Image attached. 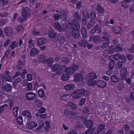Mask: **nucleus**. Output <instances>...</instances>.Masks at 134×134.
I'll list each match as a JSON object with an SVG mask.
<instances>
[{"mask_svg":"<svg viewBox=\"0 0 134 134\" xmlns=\"http://www.w3.org/2000/svg\"><path fill=\"white\" fill-rule=\"evenodd\" d=\"M100 37L99 35H96L95 36H90L89 41H93L94 43H98L100 42Z\"/></svg>","mask_w":134,"mask_h":134,"instance_id":"20e7f679","label":"nucleus"},{"mask_svg":"<svg viewBox=\"0 0 134 134\" xmlns=\"http://www.w3.org/2000/svg\"><path fill=\"white\" fill-rule=\"evenodd\" d=\"M88 43L87 40L85 39H81L78 42V43L80 46L86 47V44Z\"/></svg>","mask_w":134,"mask_h":134,"instance_id":"ddd939ff","label":"nucleus"},{"mask_svg":"<svg viewBox=\"0 0 134 134\" xmlns=\"http://www.w3.org/2000/svg\"><path fill=\"white\" fill-rule=\"evenodd\" d=\"M68 31H74L76 29V28H75V26H74L73 24L71 23H69L68 24Z\"/></svg>","mask_w":134,"mask_h":134,"instance_id":"412c9836","label":"nucleus"},{"mask_svg":"<svg viewBox=\"0 0 134 134\" xmlns=\"http://www.w3.org/2000/svg\"><path fill=\"white\" fill-rule=\"evenodd\" d=\"M30 12V10L28 7L23 9L21 14L24 20H26L27 18L29 17Z\"/></svg>","mask_w":134,"mask_h":134,"instance_id":"7ed1b4c3","label":"nucleus"},{"mask_svg":"<svg viewBox=\"0 0 134 134\" xmlns=\"http://www.w3.org/2000/svg\"><path fill=\"white\" fill-rule=\"evenodd\" d=\"M94 130V129L93 128H90L86 131V134H92Z\"/></svg>","mask_w":134,"mask_h":134,"instance_id":"bf43d9fd","label":"nucleus"},{"mask_svg":"<svg viewBox=\"0 0 134 134\" xmlns=\"http://www.w3.org/2000/svg\"><path fill=\"white\" fill-rule=\"evenodd\" d=\"M25 55H22L21 58L18 60L17 63L18 66H22L24 65L25 61Z\"/></svg>","mask_w":134,"mask_h":134,"instance_id":"9d476101","label":"nucleus"},{"mask_svg":"<svg viewBox=\"0 0 134 134\" xmlns=\"http://www.w3.org/2000/svg\"><path fill=\"white\" fill-rule=\"evenodd\" d=\"M62 15L59 14H55L54 16V17L55 18V20L57 21L60 19L62 18Z\"/></svg>","mask_w":134,"mask_h":134,"instance_id":"6e6d98bb","label":"nucleus"},{"mask_svg":"<svg viewBox=\"0 0 134 134\" xmlns=\"http://www.w3.org/2000/svg\"><path fill=\"white\" fill-rule=\"evenodd\" d=\"M95 21L90 20L86 26V27L88 29H91L94 25Z\"/></svg>","mask_w":134,"mask_h":134,"instance_id":"2f4dec72","label":"nucleus"},{"mask_svg":"<svg viewBox=\"0 0 134 134\" xmlns=\"http://www.w3.org/2000/svg\"><path fill=\"white\" fill-rule=\"evenodd\" d=\"M16 120L17 122H18L20 124H21L23 123V118L21 116H20L18 117Z\"/></svg>","mask_w":134,"mask_h":134,"instance_id":"e2e57ef3","label":"nucleus"},{"mask_svg":"<svg viewBox=\"0 0 134 134\" xmlns=\"http://www.w3.org/2000/svg\"><path fill=\"white\" fill-rule=\"evenodd\" d=\"M38 58L39 60L41 62H44L46 60V56L43 54L40 55Z\"/></svg>","mask_w":134,"mask_h":134,"instance_id":"c756f323","label":"nucleus"},{"mask_svg":"<svg viewBox=\"0 0 134 134\" xmlns=\"http://www.w3.org/2000/svg\"><path fill=\"white\" fill-rule=\"evenodd\" d=\"M90 94L89 92L84 89L77 90L71 93L72 96L74 99L80 98L82 96H89Z\"/></svg>","mask_w":134,"mask_h":134,"instance_id":"f257e3e1","label":"nucleus"},{"mask_svg":"<svg viewBox=\"0 0 134 134\" xmlns=\"http://www.w3.org/2000/svg\"><path fill=\"white\" fill-rule=\"evenodd\" d=\"M21 81L20 78L16 79L13 83V85L14 87L16 88L17 84L19 82H20Z\"/></svg>","mask_w":134,"mask_h":134,"instance_id":"49530a36","label":"nucleus"},{"mask_svg":"<svg viewBox=\"0 0 134 134\" xmlns=\"http://www.w3.org/2000/svg\"><path fill=\"white\" fill-rule=\"evenodd\" d=\"M125 84L123 81L119 82L117 86V89L119 91L122 90L125 87Z\"/></svg>","mask_w":134,"mask_h":134,"instance_id":"4468645a","label":"nucleus"},{"mask_svg":"<svg viewBox=\"0 0 134 134\" xmlns=\"http://www.w3.org/2000/svg\"><path fill=\"white\" fill-rule=\"evenodd\" d=\"M110 42H103L101 45L100 47L102 48H107L109 46Z\"/></svg>","mask_w":134,"mask_h":134,"instance_id":"a18cd8bd","label":"nucleus"},{"mask_svg":"<svg viewBox=\"0 0 134 134\" xmlns=\"http://www.w3.org/2000/svg\"><path fill=\"white\" fill-rule=\"evenodd\" d=\"M3 32L7 36H9L13 33V30L11 27H7L4 28Z\"/></svg>","mask_w":134,"mask_h":134,"instance_id":"39448f33","label":"nucleus"},{"mask_svg":"<svg viewBox=\"0 0 134 134\" xmlns=\"http://www.w3.org/2000/svg\"><path fill=\"white\" fill-rule=\"evenodd\" d=\"M115 49L114 46H110L109 49V53L110 54H112L114 52V49Z\"/></svg>","mask_w":134,"mask_h":134,"instance_id":"5fc2aeb1","label":"nucleus"},{"mask_svg":"<svg viewBox=\"0 0 134 134\" xmlns=\"http://www.w3.org/2000/svg\"><path fill=\"white\" fill-rule=\"evenodd\" d=\"M69 76L68 74H64L62 75L61 78L62 80L66 81L68 80L69 78Z\"/></svg>","mask_w":134,"mask_h":134,"instance_id":"58836bf2","label":"nucleus"},{"mask_svg":"<svg viewBox=\"0 0 134 134\" xmlns=\"http://www.w3.org/2000/svg\"><path fill=\"white\" fill-rule=\"evenodd\" d=\"M53 25L55 28L59 31L61 32L62 31V27L60 23L58 22H56L53 23Z\"/></svg>","mask_w":134,"mask_h":134,"instance_id":"9b49d317","label":"nucleus"},{"mask_svg":"<svg viewBox=\"0 0 134 134\" xmlns=\"http://www.w3.org/2000/svg\"><path fill=\"white\" fill-rule=\"evenodd\" d=\"M97 10L99 13H102L104 11L103 8L100 5H98L97 7Z\"/></svg>","mask_w":134,"mask_h":134,"instance_id":"ea45409f","label":"nucleus"},{"mask_svg":"<svg viewBox=\"0 0 134 134\" xmlns=\"http://www.w3.org/2000/svg\"><path fill=\"white\" fill-rule=\"evenodd\" d=\"M127 74V69L125 67L121 68L120 70V74Z\"/></svg>","mask_w":134,"mask_h":134,"instance_id":"c9c22d12","label":"nucleus"},{"mask_svg":"<svg viewBox=\"0 0 134 134\" xmlns=\"http://www.w3.org/2000/svg\"><path fill=\"white\" fill-rule=\"evenodd\" d=\"M111 81L112 82L117 83L120 81V79L118 76L113 75L111 76L110 77Z\"/></svg>","mask_w":134,"mask_h":134,"instance_id":"2eb2a0df","label":"nucleus"},{"mask_svg":"<svg viewBox=\"0 0 134 134\" xmlns=\"http://www.w3.org/2000/svg\"><path fill=\"white\" fill-rule=\"evenodd\" d=\"M98 25H97L95 26L92 29L91 31V34H94L98 29Z\"/></svg>","mask_w":134,"mask_h":134,"instance_id":"4d7b16f0","label":"nucleus"},{"mask_svg":"<svg viewBox=\"0 0 134 134\" xmlns=\"http://www.w3.org/2000/svg\"><path fill=\"white\" fill-rule=\"evenodd\" d=\"M32 34L33 35L36 36L39 35L40 33L39 32L37 31L36 29H34L32 31Z\"/></svg>","mask_w":134,"mask_h":134,"instance_id":"774afa93","label":"nucleus"},{"mask_svg":"<svg viewBox=\"0 0 134 134\" xmlns=\"http://www.w3.org/2000/svg\"><path fill=\"white\" fill-rule=\"evenodd\" d=\"M93 121L91 120H89L87 121L86 125L87 128H91L93 126Z\"/></svg>","mask_w":134,"mask_h":134,"instance_id":"4c0bfd02","label":"nucleus"},{"mask_svg":"<svg viewBox=\"0 0 134 134\" xmlns=\"http://www.w3.org/2000/svg\"><path fill=\"white\" fill-rule=\"evenodd\" d=\"M75 87L74 84H69L66 85L64 87V88L66 90L71 91L73 90Z\"/></svg>","mask_w":134,"mask_h":134,"instance_id":"6ab92c4d","label":"nucleus"},{"mask_svg":"<svg viewBox=\"0 0 134 134\" xmlns=\"http://www.w3.org/2000/svg\"><path fill=\"white\" fill-rule=\"evenodd\" d=\"M68 96V95L67 94H64L61 96L60 99L62 100H67V97Z\"/></svg>","mask_w":134,"mask_h":134,"instance_id":"3c124183","label":"nucleus"},{"mask_svg":"<svg viewBox=\"0 0 134 134\" xmlns=\"http://www.w3.org/2000/svg\"><path fill=\"white\" fill-rule=\"evenodd\" d=\"M18 45V42L13 41L10 45V47L11 48V50L13 49L15 47H17Z\"/></svg>","mask_w":134,"mask_h":134,"instance_id":"a878e982","label":"nucleus"},{"mask_svg":"<svg viewBox=\"0 0 134 134\" xmlns=\"http://www.w3.org/2000/svg\"><path fill=\"white\" fill-rule=\"evenodd\" d=\"M123 63L121 61H118L115 64V67L116 69H120L123 66Z\"/></svg>","mask_w":134,"mask_h":134,"instance_id":"f704fd0d","label":"nucleus"},{"mask_svg":"<svg viewBox=\"0 0 134 134\" xmlns=\"http://www.w3.org/2000/svg\"><path fill=\"white\" fill-rule=\"evenodd\" d=\"M64 114L68 116L75 114V113L73 111H70L69 109L67 110L65 109L64 111Z\"/></svg>","mask_w":134,"mask_h":134,"instance_id":"72a5a7b5","label":"nucleus"},{"mask_svg":"<svg viewBox=\"0 0 134 134\" xmlns=\"http://www.w3.org/2000/svg\"><path fill=\"white\" fill-rule=\"evenodd\" d=\"M37 125L34 122L32 121L30 122L28 124V127L29 129L31 130L37 126Z\"/></svg>","mask_w":134,"mask_h":134,"instance_id":"393cba45","label":"nucleus"},{"mask_svg":"<svg viewBox=\"0 0 134 134\" xmlns=\"http://www.w3.org/2000/svg\"><path fill=\"white\" fill-rule=\"evenodd\" d=\"M68 105L67 107L68 108L71 110H75L76 108V104L71 102H69L68 103Z\"/></svg>","mask_w":134,"mask_h":134,"instance_id":"f3484780","label":"nucleus"},{"mask_svg":"<svg viewBox=\"0 0 134 134\" xmlns=\"http://www.w3.org/2000/svg\"><path fill=\"white\" fill-rule=\"evenodd\" d=\"M44 124L42 123L40 125H39L37 128H36V132H40L41 130V129L44 126Z\"/></svg>","mask_w":134,"mask_h":134,"instance_id":"052dcab7","label":"nucleus"},{"mask_svg":"<svg viewBox=\"0 0 134 134\" xmlns=\"http://www.w3.org/2000/svg\"><path fill=\"white\" fill-rule=\"evenodd\" d=\"M110 37H104L102 36L101 38V41L103 42H110Z\"/></svg>","mask_w":134,"mask_h":134,"instance_id":"79ce46f5","label":"nucleus"},{"mask_svg":"<svg viewBox=\"0 0 134 134\" xmlns=\"http://www.w3.org/2000/svg\"><path fill=\"white\" fill-rule=\"evenodd\" d=\"M119 59L121 60V62H122L123 63H125L126 61V58L124 55L120 54Z\"/></svg>","mask_w":134,"mask_h":134,"instance_id":"864d4df0","label":"nucleus"},{"mask_svg":"<svg viewBox=\"0 0 134 134\" xmlns=\"http://www.w3.org/2000/svg\"><path fill=\"white\" fill-rule=\"evenodd\" d=\"M120 54H118L115 55H112L110 56L112 57L115 60H118L120 58Z\"/></svg>","mask_w":134,"mask_h":134,"instance_id":"09e8293b","label":"nucleus"},{"mask_svg":"<svg viewBox=\"0 0 134 134\" xmlns=\"http://www.w3.org/2000/svg\"><path fill=\"white\" fill-rule=\"evenodd\" d=\"M114 61L113 60H111L109 64V68L110 69H112L114 67Z\"/></svg>","mask_w":134,"mask_h":134,"instance_id":"8fccbe9b","label":"nucleus"},{"mask_svg":"<svg viewBox=\"0 0 134 134\" xmlns=\"http://www.w3.org/2000/svg\"><path fill=\"white\" fill-rule=\"evenodd\" d=\"M96 85L99 87L103 88L106 86L107 83L104 81L98 80L96 81Z\"/></svg>","mask_w":134,"mask_h":134,"instance_id":"1a4fd4ad","label":"nucleus"},{"mask_svg":"<svg viewBox=\"0 0 134 134\" xmlns=\"http://www.w3.org/2000/svg\"><path fill=\"white\" fill-rule=\"evenodd\" d=\"M18 110V108L16 107L13 109V113L15 116H16L17 115V112Z\"/></svg>","mask_w":134,"mask_h":134,"instance_id":"69168bd1","label":"nucleus"},{"mask_svg":"<svg viewBox=\"0 0 134 134\" xmlns=\"http://www.w3.org/2000/svg\"><path fill=\"white\" fill-rule=\"evenodd\" d=\"M69 60L66 57L62 58L61 61L62 63L66 64L69 62Z\"/></svg>","mask_w":134,"mask_h":134,"instance_id":"603ef678","label":"nucleus"},{"mask_svg":"<svg viewBox=\"0 0 134 134\" xmlns=\"http://www.w3.org/2000/svg\"><path fill=\"white\" fill-rule=\"evenodd\" d=\"M8 14L9 13H8L5 12H1L0 13V16L2 17H7Z\"/></svg>","mask_w":134,"mask_h":134,"instance_id":"338daca9","label":"nucleus"},{"mask_svg":"<svg viewBox=\"0 0 134 134\" xmlns=\"http://www.w3.org/2000/svg\"><path fill=\"white\" fill-rule=\"evenodd\" d=\"M90 18H91V20L92 21H94V20L96 18V13L93 11H92L90 14Z\"/></svg>","mask_w":134,"mask_h":134,"instance_id":"7c9ffc66","label":"nucleus"},{"mask_svg":"<svg viewBox=\"0 0 134 134\" xmlns=\"http://www.w3.org/2000/svg\"><path fill=\"white\" fill-rule=\"evenodd\" d=\"M105 126L103 124H100L98 125V129L99 130L98 131L103 132V131L105 129Z\"/></svg>","mask_w":134,"mask_h":134,"instance_id":"a19ab883","label":"nucleus"},{"mask_svg":"<svg viewBox=\"0 0 134 134\" xmlns=\"http://www.w3.org/2000/svg\"><path fill=\"white\" fill-rule=\"evenodd\" d=\"M87 81V84L90 86H93L96 84V81H95L94 80H89Z\"/></svg>","mask_w":134,"mask_h":134,"instance_id":"37998d69","label":"nucleus"},{"mask_svg":"<svg viewBox=\"0 0 134 134\" xmlns=\"http://www.w3.org/2000/svg\"><path fill=\"white\" fill-rule=\"evenodd\" d=\"M113 30L114 32L117 34H120L122 32V29L119 26H116L114 27Z\"/></svg>","mask_w":134,"mask_h":134,"instance_id":"a211bd4d","label":"nucleus"},{"mask_svg":"<svg viewBox=\"0 0 134 134\" xmlns=\"http://www.w3.org/2000/svg\"><path fill=\"white\" fill-rule=\"evenodd\" d=\"M46 39L45 38H42L38 39L37 41L38 46H41L45 43Z\"/></svg>","mask_w":134,"mask_h":134,"instance_id":"bb28decb","label":"nucleus"},{"mask_svg":"<svg viewBox=\"0 0 134 134\" xmlns=\"http://www.w3.org/2000/svg\"><path fill=\"white\" fill-rule=\"evenodd\" d=\"M115 48L116 51L118 53L122 51V46L120 44H118Z\"/></svg>","mask_w":134,"mask_h":134,"instance_id":"e433bc0d","label":"nucleus"},{"mask_svg":"<svg viewBox=\"0 0 134 134\" xmlns=\"http://www.w3.org/2000/svg\"><path fill=\"white\" fill-rule=\"evenodd\" d=\"M39 52V51L38 49L32 48L30 50V55L31 57H33L37 55L38 54Z\"/></svg>","mask_w":134,"mask_h":134,"instance_id":"0eeeda50","label":"nucleus"},{"mask_svg":"<svg viewBox=\"0 0 134 134\" xmlns=\"http://www.w3.org/2000/svg\"><path fill=\"white\" fill-rule=\"evenodd\" d=\"M66 41V39L65 37L63 36H61L60 39V43L62 44L65 42Z\"/></svg>","mask_w":134,"mask_h":134,"instance_id":"13d9d810","label":"nucleus"},{"mask_svg":"<svg viewBox=\"0 0 134 134\" xmlns=\"http://www.w3.org/2000/svg\"><path fill=\"white\" fill-rule=\"evenodd\" d=\"M33 41L31 40L30 39L28 41V43L29 45V47L30 48H31L32 47L34 46V45L33 44Z\"/></svg>","mask_w":134,"mask_h":134,"instance_id":"680f3d73","label":"nucleus"},{"mask_svg":"<svg viewBox=\"0 0 134 134\" xmlns=\"http://www.w3.org/2000/svg\"><path fill=\"white\" fill-rule=\"evenodd\" d=\"M82 2L81 1L78 2L76 5V9H79L81 7Z\"/></svg>","mask_w":134,"mask_h":134,"instance_id":"0e129e2a","label":"nucleus"},{"mask_svg":"<svg viewBox=\"0 0 134 134\" xmlns=\"http://www.w3.org/2000/svg\"><path fill=\"white\" fill-rule=\"evenodd\" d=\"M22 114L24 115L27 116L29 119L31 118L32 116L30 112L27 110H25L22 112Z\"/></svg>","mask_w":134,"mask_h":134,"instance_id":"473e14b6","label":"nucleus"},{"mask_svg":"<svg viewBox=\"0 0 134 134\" xmlns=\"http://www.w3.org/2000/svg\"><path fill=\"white\" fill-rule=\"evenodd\" d=\"M48 36L50 38L55 39L56 37V33L53 31H49L48 32Z\"/></svg>","mask_w":134,"mask_h":134,"instance_id":"aec40b11","label":"nucleus"},{"mask_svg":"<svg viewBox=\"0 0 134 134\" xmlns=\"http://www.w3.org/2000/svg\"><path fill=\"white\" fill-rule=\"evenodd\" d=\"M36 97L35 94L32 92L27 93L26 95V98L27 100H34Z\"/></svg>","mask_w":134,"mask_h":134,"instance_id":"423d86ee","label":"nucleus"},{"mask_svg":"<svg viewBox=\"0 0 134 134\" xmlns=\"http://www.w3.org/2000/svg\"><path fill=\"white\" fill-rule=\"evenodd\" d=\"M79 30L76 29L72 32L73 37L75 39H77L80 37V35L79 32Z\"/></svg>","mask_w":134,"mask_h":134,"instance_id":"f8f14e48","label":"nucleus"},{"mask_svg":"<svg viewBox=\"0 0 134 134\" xmlns=\"http://www.w3.org/2000/svg\"><path fill=\"white\" fill-rule=\"evenodd\" d=\"M78 20L77 19H74L72 20V23L73 24L74 26L75 27L76 29H80V26Z\"/></svg>","mask_w":134,"mask_h":134,"instance_id":"5701e85b","label":"nucleus"},{"mask_svg":"<svg viewBox=\"0 0 134 134\" xmlns=\"http://www.w3.org/2000/svg\"><path fill=\"white\" fill-rule=\"evenodd\" d=\"M75 80L77 81H82L84 79V77L83 75L79 74H77L75 76Z\"/></svg>","mask_w":134,"mask_h":134,"instance_id":"dca6fc26","label":"nucleus"},{"mask_svg":"<svg viewBox=\"0 0 134 134\" xmlns=\"http://www.w3.org/2000/svg\"><path fill=\"white\" fill-rule=\"evenodd\" d=\"M73 17L75 19L80 21L81 20V15L79 11L75 12L73 14Z\"/></svg>","mask_w":134,"mask_h":134,"instance_id":"b1692460","label":"nucleus"},{"mask_svg":"<svg viewBox=\"0 0 134 134\" xmlns=\"http://www.w3.org/2000/svg\"><path fill=\"white\" fill-rule=\"evenodd\" d=\"M38 94L42 98L44 96V92L42 89H40L38 91Z\"/></svg>","mask_w":134,"mask_h":134,"instance_id":"de8ad7c7","label":"nucleus"},{"mask_svg":"<svg viewBox=\"0 0 134 134\" xmlns=\"http://www.w3.org/2000/svg\"><path fill=\"white\" fill-rule=\"evenodd\" d=\"M12 87L9 84H6L5 86H2L3 89L6 92H9L10 91L12 88Z\"/></svg>","mask_w":134,"mask_h":134,"instance_id":"4be33fe9","label":"nucleus"},{"mask_svg":"<svg viewBox=\"0 0 134 134\" xmlns=\"http://www.w3.org/2000/svg\"><path fill=\"white\" fill-rule=\"evenodd\" d=\"M72 67H69L67 68L65 66H63L61 68V70L62 71V69H64L65 72L66 73L69 75H72L74 73L75 70H77V68L79 67V66L78 65H75V64L73 63L72 64ZM62 71L63 72V71Z\"/></svg>","mask_w":134,"mask_h":134,"instance_id":"f03ea898","label":"nucleus"},{"mask_svg":"<svg viewBox=\"0 0 134 134\" xmlns=\"http://www.w3.org/2000/svg\"><path fill=\"white\" fill-rule=\"evenodd\" d=\"M81 31L82 36L83 37L85 38L87 36V32L86 29L84 27L81 28Z\"/></svg>","mask_w":134,"mask_h":134,"instance_id":"cd10ccee","label":"nucleus"},{"mask_svg":"<svg viewBox=\"0 0 134 134\" xmlns=\"http://www.w3.org/2000/svg\"><path fill=\"white\" fill-rule=\"evenodd\" d=\"M97 78V75L95 73H91L88 74L86 77V80H93Z\"/></svg>","mask_w":134,"mask_h":134,"instance_id":"6e6552de","label":"nucleus"},{"mask_svg":"<svg viewBox=\"0 0 134 134\" xmlns=\"http://www.w3.org/2000/svg\"><path fill=\"white\" fill-rule=\"evenodd\" d=\"M59 65L58 64L53 65L51 67L52 70L53 71H58L59 68Z\"/></svg>","mask_w":134,"mask_h":134,"instance_id":"c85d7f7f","label":"nucleus"},{"mask_svg":"<svg viewBox=\"0 0 134 134\" xmlns=\"http://www.w3.org/2000/svg\"><path fill=\"white\" fill-rule=\"evenodd\" d=\"M83 14L85 18L88 19L90 18V15L89 13L86 10H84Z\"/></svg>","mask_w":134,"mask_h":134,"instance_id":"c03bdc74","label":"nucleus"}]
</instances>
